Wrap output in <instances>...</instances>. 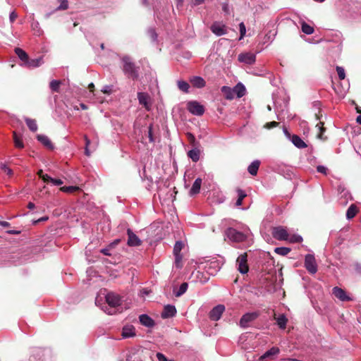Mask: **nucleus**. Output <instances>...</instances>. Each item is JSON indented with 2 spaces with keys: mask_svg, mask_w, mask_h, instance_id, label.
<instances>
[{
  "mask_svg": "<svg viewBox=\"0 0 361 361\" xmlns=\"http://www.w3.org/2000/svg\"><path fill=\"white\" fill-rule=\"evenodd\" d=\"M271 234L278 240H286L291 243H301L302 236L298 234H290L288 229L283 226H276L272 228Z\"/></svg>",
  "mask_w": 361,
  "mask_h": 361,
  "instance_id": "obj_1",
  "label": "nucleus"
},
{
  "mask_svg": "<svg viewBox=\"0 0 361 361\" xmlns=\"http://www.w3.org/2000/svg\"><path fill=\"white\" fill-rule=\"evenodd\" d=\"M104 298L109 307H102V309L108 314H115L116 308L121 303V298L115 293L109 292L104 295Z\"/></svg>",
  "mask_w": 361,
  "mask_h": 361,
  "instance_id": "obj_2",
  "label": "nucleus"
},
{
  "mask_svg": "<svg viewBox=\"0 0 361 361\" xmlns=\"http://www.w3.org/2000/svg\"><path fill=\"white\" fill-rule=\"evenodd\" d=\"M122 61L123 63V71L124 73L128 78H131L133 80L137 79L138 78V71L135 64L132 62L130 58L126 56L123 57Z\"/></svg>",
  "mask_w": 361,
  "mask_h": 361,
  "instance_id": "obj_3",
  "label": "nucleus"
},
{
  "mask_svg": "<svg viewBox=\"0 0 361 361\" xmlns=\"http://www.w3.org/2000/svg\"><path fill=\"white\" fill-rule=\"evenodd\" d=\"M226 235L230 240L235 243L244 242L247 238L245 233L238 231L233 228H228L226 231Z\"/></svg>",
  "mask_w": 361,
  "mask_h": 361,
  "instance_id": "obj_4",
  "label": "nucleus"
},
{
  "mask_svg": "<svg viewBox=\"0 0 361 361\" xmlns=\"http://www.w3.org/2000/svg\"><path fill=\"white\" fill-rule=\"evenodd\" d=\"M187 109L192 114L202 116L204 113V107L197 101H190L187 104Z\"/></svg>",
  "mask_w": 361,
  "mask_h": 361,
  "instance_id": "obj_5",
  "label": "nucleus"
},
{
  "mask_svg": "<svg viewBox=\"0 0 361 361\" xmlns=\"http://www.w3.org/2000/svg\"><path fill=\"white\" fill-rule=\"evenodd\" d=\"M305 267L312 274H314L317 271V265L313 255L307 254L305 255Z\"/></svg>",
  "mask_w": 361,
  "mask_h": 361,
  "instance_id": "obj_6",
  "label": "nucleus"
},
{
  "mask_svg": "<svg viewBox=\"0 0 361 361\" xmlns=\"http://www.w3.org/2000/svg\"><path fill=\"white\" fill-rule=\"evenodd\" d=\"M285 136L298 148L303 149L307 147L305 142L297 135H291L286 128L283 129Z\"/></svg>",
  "mask_w": 361,
  "mask_h": 361,
  "instance_id": "obj_7",
  "label": "nucleus"
},
{
  "mask_svg": "<svg viewBox=\"0 0 361 361\" xmlns=\"http://www.w3.org/2000/svg\"><path fill=\"white\" fill-rule=\"evenodd\" d=\"M247 255L246 252L241 254L236 260V264L238 265V270L241 274L247 273L249 269L247 265Z\"/></svg>",
  "mask_w": 361,
  "mask_h": 361,
  "instance_id": "obj_8",
  "label": "nucleus"
},
{
  "mask_svg": "<svg viewBox=\"0 0 361 361\" xmlns=\"http://www.w3.org/2000/svg\"><path fill=\"white\" fill-rule=\"evenodd\" d=\"M211 31L216 36H222L227 33V27L221 22L216 21L210 27Z\"/></svg>",
  "mask_w": 361,
  "mask_h": 361,
  "instance_id": "obj_9",
  "label": "nucleus"
},
{
  "mask_svg": "<svg viewBox=\"0 0 361 361\" xmlns=\"http://www.w3.org/2000/svg\"><path fill=\"white\" fill-rule=\"evenodd\" d=\"M259 316V313L257 312H248L243 315L240 320V326L243 328H246L249 326V324L252 321L255 320Z\"/></svg>",
  "mask_w": 361,
  "mask_h": 361,
  "instance_id": "obj_10",
  "label": "nucleus"
},
{
  "mask_svg": "<svg viewBox=\"0 0 361 361\" xmlns=\"http://www.w3.org/2000/svg\"><path fill=\"white\" fill-rule=\"evenodd\" d=\"M238 59L241 63L251 65L255 62L256 56L251 52L241 53L238 55Z\"/></svg>",
  "mask_w": 361,
  "mask_h": 361,
  "instance_id": "obj_11",
  "label": "nucleus"
},
{
  "mask_svg": "<svg viewBox=\"0 0 361 361\" xmlns=\"http://www.w3.org/2000/svg\"><path fill=\"white\" fill-rule=\"evenodd\" d=\"M225 310V307L222 305H219L216 307H214L209 313V317L213 321H218L223 312Z\"/></svg>",
  "mask_w": 361,
  "mask_h": 361,
  "instance_id": "obj_12",
  "label": "nucleus"
},
{
  "mask_svg": "<svg viewBox=\"0 0 361 361\" xmlns=\"http://www.w3.org/2000/svg\"><path fill=\"white\" fill-rule=\"evenodd\" d=\"M333 294L341 301H350L352 298L347 295L345 291L338 287H334L332 290Z\"/></svg>",
  "mask_w": 361,
  "mask_h": 361,
  "instance_id": "obj_13",
  "label": "nucleus"
},
{
  "mask_svg": "<svg viewBox=\"0 0 361 361\" xmlns=\"http://www.w3.org/2000/svg\"><path fill=\"white\" fill-rule=\"evenodd\" d=\"M135 329L133 325H125L122 329L121 336L123 338H129L135 336Z\"/></svg>",
  "mask_w": 361,
  "mask_h": 361,
  "instance_id": "obj_14",
  "label": "nucleus"
},
{
  "mask_svg": "<svg viewBox=\"0 0 361 361\" xmlns=\"http://www.w3.org/2000/svg\"><path fill=\"white\" fill-rule=\"evenodd\" d=\"M128 245L129 246H138L141 244V240L139 238L130 230L128 229Z\"/></svg>",
  "mask_w": 361,
  "mask_h": 361,
  "instance_id": "obj_15",
  "label": "nucleus"
},
{
  "mask_svg": "<svg viewBox=\"0 0 361 361\" xmlns=\"http://www.w3.org/2000/svg\"><path fill=\"white\" fill-rule=\"evenodd\" d=\"M176 313V309L173 305H166L161 314L162 318H169L173 317Z\"/></svg>",
  "mask_w": 361,
  "mask_h": 361,
  "instance_id": "obj_16",
  "label": "nucleus"
},
{
  "mask_svg": "<svg viewBox=\"0 0 361 361\" xmlns=\"http://www.w3.org/2000/svg\"><path fill=\"white\" fill-rule=\"evenodd\" d=\"M140 322L145 326L152 327L154 326V320L147 314H141L139 317Z\"/></svg>",
  "mask_w": 361,
  "mask_h": 361,
  "instance_id": "obj_17",
  "label": "nucleus"
},
{
  "mask_svg": "<svg viewBox=\"0 0 361 361\" xmlns=\"http://www.w3.org/2000/svg\"><path fill=\"white\" fill-rule=\"evenodd\" d=\"M137 99L139 101V103L142 105H143L147 110L149 109V104H148V100H149V95L147 93L145 92H138L137 93Z\"/></svg>",
  "mask_w": 361,
  "mask_h": 361,
  "instance_id": "obj_18",
  "label": "nucleus"
},
{
  "mask_svg": "<svg viewBox=\"0 0 361 361\" xmlns=\"http://www.w3.org/2000/svg\"><path fill=\"white\" fill-rule=\"evenodd\" d=\"M202 179L200 178H197L192 184V186L190 190V195L191 196L196 195L200 192L201 185H202Z\"/></svg>",
  "mask_w": 361,
  "mask_h": 361,
  "instance_id": "obj_19",
  "label": "nucleus"
},
{
  "mask_svg": "<svg viewBox=\"0 0 361 361\" xmlns=\"http://www.w3.org/2000/svg\"><path fill=\"white\" fill-rule=\"evenodd\" d=\"M190 82L192 85V86L197 87V88H202L205 86V81L204 80L199 76H194L190 79Z\"/></svg>",
  "mask_w": 361,
  "mask_h": 361,
  "instance_id": "obj_20",
  "label": "nucleus"
},
{
  "mask_svg": "<svg viewBox=\"0 0 361 361\" xmlns=\"http://www.w3.org/2000/svg\"><path fill=\"white\" fill-rule=\"evenodd\" d=\"M279 348L277 347H272L271 349L267 350L264 354H263L260 357V361H264L267 358L276 355L279 353Z\"/></svg>",
  "mask_w": 361,
  "mask_h": 361,
  "instance_id": "obj_21",
  "label": "nucleus"
},
{
  "mask_svg": "<svg viewBox=\"0 0 361 361\" xmlns=\"http://www.w3.org/2000/svg\"><path fill=\"white\" fill-rule=\"evenodd\" d=\"M37 138L42 145H44L48 149L54 148V145H52L51 140L47 135H38L37 136Z\"/></svg>",
  "mask_w": 361,
  "mask_h": 361,
  "instance_id": "obj_22",
  "label": "nucleus"
},
{
  "mask_svg": "<svg viewBox=\"0 0 361 361\" xmlns=\"http://www.w3.org/2000/svg\"><path fill=\"white\" fill-rule=\"evenodd\" d=\"M260 165V161L259 160H255L253 161L247 168L248 172L252 176H256L259 169Z\"/></svg>",
  "mask_w": 361,
  "mask_h": 361,
  "instance_id": "obj_23",
  "label": "nucleus"
},
{
  "mask_svg": "<svg viewBox=\"0 0 361 361\" xmlns=\"http://www.w3.org/2000/svg\"><path fill=\"white\" fill-rule=\"evenodd\" d=\"M274 318L280 329H284L286 328L288 319L284 314H281L278 317L274 314Z\"/></svg>",
  "mask_w": 361,
  "mask_h": 361,
  "instance_id": "obj_24",
  "label": "nucleus"
},
{
  "mask_svg": "<svg viewBox=\"0 0 361 361\" xmlns=\"http://www.w3.org/2000/svg\"><path fill=\"white\" fill-rule=\"evenodd\" d=\"M43 63L42 58L39 57L35 59H27L25 63V66L28 68H36L39 67Z\"/></svg>",
  "mask_w": 361,
  "mask_h": 361,
  "instance_id": "obj_25",
  "label": "nucleus"
},
{
  "mask_svg": "<svg viewBox=\"0 0 361 361\" xmlns=\"http://www.w3.org/2000/svg\"><path fill=\"white\" fill-rule=\"evenodd\" d=\"M233 91H234L235 96L236 95L237 97L240 98L245 94V87L242 83H238L233 87Z\"/></svg>",
  "mask_w": 361,
  "mask_h": 361,
  "instance_id": "obj_26",
  "label": "nucleus"
},
{
  "mask_svg": "<svg viewBox=\"0 0 361 361\" xmlns=\"http://www.w3.org/2000/svg\"><path fill=\"white\" fill-rule=\"evenodd\" d=\"M233 88H231L227 86H223L221 87V92L224 93L225 97L227 99H233L234 98L235 93H234V91H233Z\"/></svg>",
  "mask_w": 361,
  "mask_h": 361,
  "instance_id": "obj_27",
  "label": "nucleus"
},
{
  "mask_svg": "<svg viewBox=\"0 0 361 361\" xmlns=\"http://www.w3.org/2000/svg\"><path fill=\"white\" fill-rule=\"evenodd\" d=\"M358 212L357 207L355 204H351L346 212V218L348 219H351L355 216Z\"/></svg>",
  "mask_w": 361,
  "mask_h": 361,
  "instance_id": "obj_28",
  "label": "nucleus"
},
{
  "mask_svg": "<svg viewBox=\"0 0 361 361\" xmlns=\"http://www.w3.org/2000/svg\"><path fill=\"white\" fill-rule=\"evenodd\" d=\"M25 123H26L27 127L29 128V129L31 131L35 132L37 130V124L35 119L25 118Z\"/></svg>",
  "mask_w": 361,
  "mask_h": 361,
  "instance_id": "obj_29",
  "label": "nucleus"
},
{
  "mask_svg": "<svg viewBox=\"0 0 361 361\" xmlns=\"http://www.w3.org/2000/svg\"><path fill=\"white\" fill-rule=\"evenodd\" d=\"M15 52L22 61H23L25 63L27 62L28 59V55L26 54L25 51H23L20 48H16Z\"/></svg>",
  "mask_w": 361,
  "mask_h": 361,
  "instance_id": "obj_30",
  "label": "nucleus"
},
{
  "mask_svg": "<svg viewBox=\"0 0 361 361\" xmlns=\"http://www.w3.org/2000/svg\"><path fill=\"white\" fill-rule=\"evenodd\" d=\"M188 155L193 161L196 162L200 159V150L192 149L188 152Z\"/></svg>",
  "mask_w": 361,
  "mask_h": 361,
  "instance_id": "obj_31",
  "label": "nucleus"
},
{
  "mask_svg": "<svg viewBox=\"0 0 361 361\" xmlns=\"http://www.w3.org/2000/svg\"><path fill=\"white\" fill-rule=\"evenodd\" d=\"M237 193L238 198L235 202V205L237 207H240L242 205L243 199L247 196V194L243 190L238 188L237 189Z\"/></svg>",
  "mask_w": 361,
  "mask_h": 361,
  "instance_id": "obj_32",
  "label": "nucleus"
},
{
  "mask_svg": "<svg viewBox=\"0 0 361 361\" xmlns=\"http://www.w3.org/2000/svg\"><path fill=\"white\" fill-rule=\"evenodd\" d=\"M290 248L286 247H279L274 249V252L281 256H286L290 252Z\"/></svg>",
  "mask_w": 361,
  "mask_h": 361,
  "instance_id": "obj_33",
  "label": "nucleus"
},
{
  "mask_svg": "<svg viewBox=\"0 0 361 361\" xmlns=\"http://www.w3.org/2000/svg\"><path fill=\"white\" fill-rule=\"evenodd\" d=\"M302 31L306 35H311L314 32V28L307 24L305 22H302L301 24Z\"/></svg>",
  "mask_w": 361,
  "mask_h": 361,
  "instance_id": "obj_34",
  "label": "nucleus"
},
{
  "mask_svg": "<svg viewBox=\"0 0 361 361\" xmlns=\"http://www.w3.org/2000/svg\"><path fill=\"white\" fill-rule=\"evenodd\" d=\"M13 140L16 147L22 149L24 147L23 142L19 136L16 134V132H13Z\"/></svg>",
  "mask_w": 361,
  "mask_h": 361,
  "instance_id": "obj_35",
  "label": "nucleus"
},
{
  "mask_svg": "<svg viewBox=\"0 0 361 361\" xmlns=\"http://www.w3.org/2000/svg\"><path fill=\"white\" fill-rule=\"evenodd\" d=\"M188 287V285L187 283H183L180 286L178 290L174 293V295H176V297H180L182 295H183L186 292Z\"/></svg>",
  "mask_w": 361,
  "mask_h": 361,
  "instance_id": "obj_36",
  "label": "nucleus"
},
{
  "mask_svg": "<svg viewBox=\"0 0 361 361\" xmlns=\"http://www.w3.org/2000/svg\"><path fill=\"white\" fill-rule=\"evenodd\" d=\"M178 87L180 90L184 92H188L190 85L189 84L183 80H179L178 81Z\"/></svg>",
  "mask_w": 361,
  "mask_h": 361,
  "instance_id": "obj_37",
  "label": "nucleus"
},
{
  "mask_svg": "<svg viewBox=\"0 0 361 361\" xmlns=\"http://www.w3.org/2000/svg\"><path fill=\"white\" fill-rule=\"evenodd\" d=\"M79 190L80 188L78 186H63L60 188L61 191L68 193H72Z\"/></svg>",
  "mask_w": 361,
  "mask_h": 361,
  "instance_id": "obj_38",
  "label": "nucleus"
},
{
  "mask_svg": "<svg viewBox=\"0 0 361 361\" xmlns=\"http://www.w3.org/2000/svg\"><path fill=\"white\" fill-rule=\"evenodd\" d=\"M118 242H119V240H115L114 243H112L109 246V247L102 249V250H101V252H102V254H104V255H106V256H111V252H110V249H111V247H113L114 246H115L116 245H117Z\"/></svg>",
  "mask_w": 361,
  "mask_h": 361,
  "instance_id": "obj_39",
  "label": "nucleus"
},
{
  "mask_svg": "<svg viewBox=\"0 0 361 361\" xmlns=\"http://www.w3.org/2000/svg\"><path fill=\"white\" fill-rule=\"evenodd\" d=\"M61 82L60 80H54L50 82V88L52 91L58 92L59 91V86Z\"/></svg>",
  "mask_w": 361,
  "mask_h": 361,
  "instance_id": "obj_40",
  "label": "nucleus"
},
{
  "mask_svg": "<svg viewBox=\"0 0 361 361\" xmlns=\"http://www.w3.org/2000/svg\"><path fill=\"white\" fill-rule=\"evenodd\" d=\"M183 247V243L181 241H177L173 247V254L180 255V251Z\"/></svg>",
  "mask_w": 361,
  "mask_h": 361,
  "instance_id": "obj_41",
  "label": "nucleus"
},
{
  "mask_svg": "<svg viewBox=\"0 0 361 361\" xmlns=\"http://www.w3.org/2000/svg\"><path fill=\"white\" fill-rule=\"evenodd\" d=\"M239 29H240V34L239 40H241L245 37V33H246V27L243 23H240L239 24Z\"/></svg>",
  "mask_w": 361,
  "mask_h": 361,
  "instance_id": "obj_42",
  "label": "nucleus"
},
{
  "mask_svg": "<svg viewBox=\"0 0 361 361\" xmlns=\"http://www.w3.org/2000/svg\"><path fill=\"white\" fill-rule=\"evenodd\" d=\"M336 71H337L339 79L343 80L345 77L344 68L341 66H337Z\"/></svg>",
  "mask_w": 361,
  "mask_h": 361,
  "instance_id": "obj_43",
  "label": "nucleus"
},
{
  "mask_svg": "<svg viewBox=\"0 0 361 361\" xmlns=\"http://www.w3.org/2000/svg\"><path fill=\"white\" fill-rule=\"evenodd\" d=\"M60 5L58 6L57 10H66L68 7L67 0H59Z\"/></svg>",
  "mask_w": 361,
  "mask_h": 361,
  "instance_id": "obj_44",
  "label": "nucleus"
},
{
  "mask_svg": "<svg viewBox=\"0 0 361 361\" xmlns=\"http://www.w3.org/2000/svg\"><path fill=\"white\" fill-rule=\"evenodd\" d=\"M324 123L322 122H319L317 124L316 127L318 128L319 130V133L318 134V137L320 139H322V133L325 130V129L323 128Z\"/></svg>",
  "mask_w": 361,
  "mask_h": 361,
  "instance_id": "obj_45",
  "label": "nucleus"
},
{
  "mask_svg": "<svg viewBox=\"0 0 361 361\" xmlns=\"http://www.w3.org/2000/svg\"><path fill=\"white\" fill-rule=\"evenodd\" d=\"M156 357L159 361H174L173 360L167 359V357L161 353H157Z\"/></svg>",
  "mask_w": 361,
  "mask_h": 361,
  "instance_id": "obj_46",
  "label": "nucleus"
},
{
  "mask_svg": "<svg viewBox=\"0 0 361 361\" xmlns=\"http://www.w3.org/2000/svg\"><path fill=\"white\" fill-rule=\"evenodd\" d=\"M175 255V263L177 267H180V262L182 261L181 255Z\"/></svg>",
  "mask_w": 361,
  "mask_h": 361,
  "instance_id": "obj_47",
  "label": "nucleus"
},
{
  "mask_svg": "<svg viewBox=\"0 0 361 361\" xmlns=\"http://www.w3.org/2000/svg\"><path fill=\"white\" fill-rule=\"evenodd\" d=\"M148 137L149 140V142H154V139L152 135V125L151 124L148 128Z\"/></svg>",
  "mask_w": 361,
  "mask_h": 361,
  "instance_id": "obj_48",
  "label": "nucleus"
},
{
  "mask_svg": "<svg viewBox=\"0 0 361 361\" xmlns=\"http://www.w3.org/2000/svg\"><path fill=\"white\" fill-rule=\"evenodd\" d=\"M1 168L6 173L8 176H11L13 174L12 170L7 167L5 164H1Z\"/></svg>",
  "mask_w": 361,
  "mask_h": 361,
  "instance_id": "obj_49",
  "label": "nucleus"
},
{
  "mask_svg": "<svg viewBox=\"0 0 361 361\" xmlns=\"http://www.w3.org/2000/svg\"><path fill=\"white\" fill-rule=\"evenodd\" d=\"M317 172L323 173V174H326V173H327V169L324 166H318L317 167Z\"/></svg>",
  "mask_w": 361,
  "mask_h": 361,
  "instance_id": "obj_50",
  "label": "nucleus"
},
{
  "mask_svg": "<svg viewBox=\"0 0 361 361\" xmlns=\"http://www.w3.org/2000/svg\"><path fill=\"white\" fill-rule=\"evenodd\" d=\"M52 184L55 185H61L63 182L61 179L51 178L50 181Z\"/></svg>",
  "mask_w": 361,
  "mask_h": 361,
  "instance_id": "obj_51",
  "label": "nucleus"
},
{
  "mask_svg": "<svg viewBox=\"0 0 361 361\" xmlns=\"http://www.w3.org/2000/svg\"><path fill=\"white\" fill-rule=\"evenodd\" d=\"M149 35H150V37H151V38H152V39L153 41H156V40H157V33L155 32L154 30H153V29H150V30H149Z\"/></svg>",
  "mask_w": 361,
  "mask_h": 361,
  "instance_id": "obj_52",
  "label": "nucleus"
},
{
  "mask_svg": "<svg viewBox=\"0 0 361 361\" xmlns=\"http://www.w3.org/2000/svg\"><path fill=\"white\" fill-rule=\"evenodd\" d=\"M85 143H86V147H85V154L87 156H90V152L87 147L90 145V140L87 137H85Z\"/></svg>",
  "mask_w": 361,
  "mask_h": 361,
  "instance_id": "obj_53",
  "label": "nucleus"
},
{
  "mask_svg": "<svg viewBox=\"0 0 361 361\" xmlns=\"http://www.w3.org/2000/svg\"><path fill=\"white\" fill-rule=\"evenodd\" d=\"M111 90H112V87L111 86H109V85H106L105 87H103V89L102 90V91L104 92V93H106V94H110L111 92Z\"/></svg>",
  "mask_w": 361,
  "mask_h": 361,
  "instance_id": "obj_54",
  "label": "nucleus"
},
{
  "mask_svg": "<svg viewBox=\"0 0 361 361\" xmlns=\"http://www.w3.org/2000/svg\"><path fill=\"white\" fill-rule=\"evenodd\" d=\"M9 18L11 23L14 22L15 20L17 18V13L14 11L11 12L9 15Z\"/></svg>",
  "mask_w": 361,
  "mask_h": 361,
  "instance_id": "obj_55",
  "label": "nucleus"
},
{
  "mask_svg": "<svg viewBox=\"0 0 361 361\" xmlns=\"http://www.w3.org/2000/svg\"><path fill=\"white\" fill-rule=\"evenodd\" d=\"M277 125H278V123H277V122H276V121H272V122H270V123H267L265 125V127L269 129V128H271L276 127Z\"/></svg>",
  "mask_w": 361,
  "mask_h": 361,
  "instance_id": "obj_56",
  "label": "nucleus"
},
{
  "mask_svg": "<svg viewBox=\"0 0 361 361\" xmlns=\"http://www.w3.org/2000/svg\"><path fill=\"white\" fill-rule=\"evenodd\" d=\"M204 0H191V4L192 6H198L202 3H204Z\"/></svg>",
  "mask_w": 361,
  "mask_h": 361,
  "instance_id": "obj_57",
  "label": "nucleus"
},
{
  "mask_svg": "<svg viewBox=\"0 0 361 361\" xmlns=\"http://www.w3.org/2000/svg\"><path fill=\"white\" fill-rule=\"evenodd\" d=\"M52 178L50 177L49 175L47 174H44V175H42V179L44 181V182H50L51 181V179Z\"/></svg>",
  "mask_w": 361,
  "mask_h": 361,
  "instance_id": "obj_58",
  "label": "nucleus"
},
{
  "mask_svg": "<svg viewBox=\"0 0 361 361\" xmlns=\"http://www.w3.org/2000/svg\"><path fill=\"white\" fill-rule=\"evenodd\" d=\"M355 271L358 274L361 275V264H358V263L355 264Z\"/></svg>",
  "mask_w": 361,
  "mask_h": 361,
  "instance_id": "obj_59",
  "label": "nucleus"
},
{
  "mask_svg": "<svg viewBox=\"0 0 361 361\" xmlns=\"http://www.w3.org/2000/svg\"><path fill=\"white\" fill-rule=\"evenodd\" d=\"M13 263H14V259H13V257H11V259H9L8 262L1 263V266H6V265H8V264H13Z\"/></svg>",
  "mask_w": 361,
  "mask_h": 361,
  "instance_id": "obj_60",
  "label": "nucleus"
},
{
  "mask_svg": "<svg viewBox=\"0 0 361 361\" xmlns=\"http://www.w3.org/2000/svg\"><path fill=\"white\" fill-rule=\"evenodd\" d=\"M0 226L3 227H9L10 224L8 221H0Z\"/></svg>",
  "mask_w": 361,
  "mask_h": 361,
  "instance_id": "obj_61",
  "label": "nucleus"
},
{
  "mask_svg": "<svg viewBox=\"0 0 361 361\" xmlns=\"http://www.w3.org/2000/svg\"><path fill=\"white\" fill-rule=\"evenodd\" d=\"M102 298L101 297V295H98L96 299H95V304L97 306H99L100 305V300H102Z\"/></svg>",
  "mask_w": 361,
  "mask_h": 361,
  "instance_id": "obj_62",
  "label": "nucleus"
},
{
  "mask_svg": "<svg viewBox=\"0 0 361 361\" xmlns=\"http://www.w3.org/2000/svg\"><path fill=\"white\" fill-rule=\"evenodd\" d=\"M47 219H48L47 216H44V217H42V218L39 219L38 220L35 221V224H37L40 221H47Z\"/></svg>",
  "mask_w": 361,
  "mask_h": 361,
  "instance_id": "obj_63",
  "label": "nucleus"
},
{
  "mask_svg": "<svg viewBox=\"0 0 361 361\" xmlns=\"http://www.w3.org/2000/svg\"><path fill=\"white\" fill-rule=\"evenodd\" d=\"M27 207L30 209H32L35 207V205L34 203L32 202H29L28 204H27Z\"/></svg>",
  "mask_w": 361,
  "mask_h": 361,
  "instance_id": "obj_64",
  "label": "nucleus"
}]
</instances>
